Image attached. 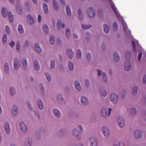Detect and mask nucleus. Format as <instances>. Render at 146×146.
<instances>
[{"instance_id":"nucleus-1","label":"nucleus","mask_w":146,"mask_h":146,"mask_svg":"<svg viewBox=\"0 0 146 146\" xmlns=\"http://www.w3.org/2000/svg\"><path fill=\"white\" fill-rule=\"evenodd\" d=\"M111 110V109L109 108L108 109V114L107 109L105 108H102V109L101 111V115L102 116L104 117H106L108 115L109 116Z\"/></svg>"},{"instance_id":"nucleus-2","label":"nucleus","mask_w":146,"mask_h":146,"mask_svg":"<svg viewBox=\"0 0 146 146\" xmlns=\"http://www.w3.org/2000/svg\"><path fill=\"white\" fill-rule=\"evenodd\" d=\"M118 96L117 94L115 93L111 94L110 96V100L113 103H116L118 101Z\"/></svg>"},{"instance_id":"nucleus-3","label":"nucleus","mask_w":146,"mask_h":146,"mask_svg":"<svg viewBox=\"0 0 146 146\" xmlns=\"http://www.w3.org/2000/svg\"><path fill=\"white\" fill-rule=\"evenodd\" d=\"M88 15L89 17L92 18L94 17L95 13L94 10L92 7H89L88 9Z\"/></svg>"},{"instance_id":"nucleus-4","label":"nucleus","mask_w":146,"mask_h":146,"mask_svg":"<svg viewBox=\"0 0 146 146\" xmlns=\"http://www.w3.org/2000/svg\"><path fill=\"white\" fill-rule=\"evenodd\" d=\"M19 125L21 131L23 133L26 132L27 130V127L24 123L21 122L20 123Z\"/></svg>"},{"instance_id":"nucleus-5","label":"nucleus","mask_w":146,"mask_h":146,"mask_svg":"<svg viewBox=\"0 0 146 146\" xmlns=\"http://www.w3.org/2000/svg\"><path fill=\"white\" fill-rule=\"evenodd\" d=\"M118 125L120 127H123L124 126V121L122 117L119 116L117 120Z\"/></svg>"},{"instance_id":"nucleus-6","label":"nucleus","mask_w":146,"mask_h":146,"mask_svg":"<svg viewBox=\"0 0 146 146\" xmlns=\"http://www.w3.org/2000/svg\"><path fill=\"white\" fill-rule=\"evenodd\" d=\"M90 146H97V141L94 137H91L89 139Z\"/></svg>"},{"instance_id":"nucleus-7","label":"nucleus","mask_w":146,"mask_h":146,"mask_svg":"<svg viewBox=\"0 0 146 146\" xmlns=\"http://www.w3.org/2000/svg\"><path fill=\"white\" fill-rule=\"evenodd\" d=\"M134 135L137 139H141L142 136L141 132L138 130L134 132Z\"/></svg>"},{"instance_id":"nucleus-8","label":"nucleus","mask_w":146,"mask_h":146,"mask_svg":"<svg viewBox=\"0 0 146 146\" xmlns=\"http://www.w3.org/2000/svg\"><path fill=\"white\" fill-rule=\"evenodd\" d=\"M102 131L105 136L108 138L109 136V131L108 129L106 127H104L102 128Z\"/></svg>"},{"instance_id":"nucleus-9","label":"nucleus","mask_w":146,"mask_h":146,"mask_svg":"<svg viewBox=\"0 0 146 146\" xmlns=\"http://www.w3.org/2000/svg\"><path fill=\"white\" fill-rule=\"evenodd\" d=\"M13 65L14 69L15 70H17L19 67V63L18 60L16 58L14 59Z\"/></svg>"},{"instance_id":"nucleus-10","label":"nucleus","mask_w":146,"mask_h":146,"mask_svg":"<svg viewBox=\"0 0 146 146\" xmlns=\"http://www.w3.org/2000/svg\"><path fill=\"white\" fill-rule=\"evenodd\" d=\"M18 109L17 106L15 105H13L12 108L11 110V112L12 114L13 115H16L18 113Z\"/></svg>"},{"instance_id":"nucleus-11","label":"nucleus","mask_w":146,"mask_h":146,"mask_svg":"<svg viewBox=\"0 0 146 146\" xmlns=\"http://www.w3.org/2000/svg\"><path fill=\"white\" fill-rule=\"evenodd\" d=\"M81 102L82 104L86 105L88 104V101L87 98L84 96H82L81 98Z\"/></svg>"},{"instance_id":"nucleus-12","label":"nucleus","mask_w":146,"mask_h":146,"mask_svg":"<svg viewBox=\"0 0 146 146\" xmlns=\"http://www.w3.org/2000/svg\"><path fill=\"white\" fill-rule=\"evenodd\" d=\"M27 21L29 24L32 25L34 23V19L30 15H28L27 16Z\"/></svg>"},{"instance_id":"nucleus-13","label":"nucleus","mask_w":146,"mask_h":146,"mask_svg":"<svg viewBox=\"0 0 146 146\" xmlns=\"http://www.w3.org/2000/svg\"><path fill=\"white\" fill-rule=\"evenodd\" d=\"M4 127L5 132L7 134L9 135L10 132V129L9 123H6L4 125Z\"/></svg>"},{"instance_id":"nucleus-14","label":"nucleus","mask_w":146,"mask_h":146,"mask_svg":"<svg viewBox=\"0 0 146 146\" xmlns=\"http://www.w3.org/2000/svg\"><path fill=\"white\" fill-rule=\"evenodd\" d=\"M57 29H59L62 28H64V25L62 23V21L61 20H58L57 23Z\"/></svg>"},{"instance_id":"nucleus-15","label":"nucleus","mask_w":146,"mask_h":146,"mask_svg":"<svg viewBox=\"0 0 146 146\" xmlns=\"http://www.w3.org/2000/svg\"><path fill=\"white\" fill-rule=\"evenodd\" d=\"M125 68L126 70L129 71L131 68V66L130 61H127L125 64Z\"/></svg>"},{"instance_id":"nucleus-16","label":"nucleus","mask_w":146,"mask_h":146,"mask_svg":"<svg viewBox=\"0 0 146 146\" xmlns=\"http://www.w3.org/2000/svg\"><path fill=\"white\" fill-rule=\"evenodd\" d=\"M38 106L39 109L42 110L44 108V106L41 100L38 99L37 101Z\"/></svg>"},{"instance_id":"nucleus-17","label":"nucleus","mask_w":146,"mask_h":146,"mask_svg":"<svg viewBox=\"0 0 146 146\" xmlns=\"http://www.w3.org/2000/svg\"><path fill=\"white\" fill-rule=\"evenodd\" d=\"M111 7L116 16L118 18H119L120 16L119 13L117 11V8L113 5H111Z\"/></svg>"},{"instance_id":"nucleus-18","label":"nucleus","mask_w":146,"mask_h":146,"mask_svg":"<svg viewBox=\"0 0 146 146\" xmlns=\"http://www.w3.org/2000/svg\"><path fill=\"white\" fill-rule=\"evenodd\" d=\"M53 112L54 115L57 117H59L60 116V114L59 111L56 108L54 109Z\"/></svg>"},{"instance_id":"nucleus-19","label":"nucleus","mask_w":146,"mask_h":146,"mask_svg":"<svg viewBox=\"0 0 146 146\" xmlns=\"http://www.w3.org/2000/svg\"><path fill=\"white\" fill-rule=\"evenodd\" d=\"M97 72L98 76H100L101 75H102V78L104 80H105L107 79L106 74L105 73L99 69L97 70Z\"/></svg>"},{"instance_id":"nucleus-20","label":"nucleus","mask_w":146,"mask_h":146,"mask_svg":"<svg viewBox=\"0 0 146 146\" xmlns=\"http://www.w3.org/2000/svg\"><path fill=\"white\" fill-rule=\"evenodd\" d=\"M74 86L76 89L78 91L81 90V87L79 82L78 81H76L74 82Z\"/></svg>"},{"instance_id":"nucleus-21","label":"nucleus","mask_w":146,"mask_h":146,"mask_svg":"<svg viewBox=\"0 0 146 146\" xmlns=\"http://www.w3.org/2000/svg\"><path fill=\"white\" fill-rule=\"evenodd\" d=\"M7 10L5 7H3L2 8L1 13L3 17H5L7 16Z\"/></svg>"},{"instance_id":"nucleus-22","label":"nucleus","mask_w":146,"mask_h":146,"mask_svg":"<svg viewBox=\"0 0 146 146\" xmlns=\"http://www.w3.org/2000/svg\"><path fill=\"white\" fill-rule=\"evenodd\" d=\"M34 48L35 50L38 53H40L41 52V49L38 44L36 43L35 45Z\"/></svg>"},{"instance_id":"nucleus-23","label":"nucleus","mask_w":146,"mask_h":146,"mask_svg":"<svg viewBox=\"0 0 146 146\" xmlns=\"http://www.w3.org/2000/svg\"><path fill=\"white\" fill-rule=\"evenodd\" d=\"M9 20L10 22L12 23L13 21V17L11 12H9L8 13Z\"/></svg>"},{"instance_id":"nucleus-24","label":"nucleus","mask_w":146,"mask_h":146,"mask_svg":"<svg viewBox=\"0 0 146 146\" xmlns=\"http://www.w3.org/2000/svg\"><path fill=\"white\" fill-rule=\"evenodd\" d=\"M113 57L114 60L116 61H118L119 59V56L117 53L115 52L113 54Z\"/></svg>"},{"instance_id":"nucleus-25","label":"nucleus","mask_w":146,"mask_h":146,"mask_svg":"<svg viewBox=\"0 0 146 146\" xmlns=\"http://www.w3.org/2000/svg\"><path fill=\"white\" fill-rule=\"evenodd\" d=\"M43 9L44 12L45 13H48V7L46 3H43Z\"/></svg>"},{"instance_id":"nucleus-26","label":"nucleus","mask_w":146,"mask_h":146,"mask_svg":"<svg viewBox=\"0 0 146 146\" xmlns=\"http://www.w3.org/2000/svg\"><path fill=\"white\" fill-rule=\"evenodd\" d=\"M50 43L52 44H54L55 42V39L54 37L52 35L50 36V38L49 40Z\"/></svg>"},{"instance_id":"nucleus-27","label":"nucleus","mask_w":146,"mask_h":146,"mask_svg":"<svg viewBox=\"0 0 146 146\" xmlns=\"http://www.w3.org/2000/svg\"><path fill=\"white\" fill-rule=\"evenodd\" d=\"M104 32L106 33H108L109 31V26L106 24L104 25Z\"/></svg>"},{"instance_id":"nucleus-28","label":"nucleus","mask_w":146,"mask_h":146,"mask_svg":"<svg viewBox=\"0 0 146 146\" xmlns=\"http://www.w3.org/2000/svg\"><path fill=\"white\" fill-rule=\"evenodd\" d=\"M66 10L67 15L69 16H70L71 15V13L69 5H67L66 6Z\"/></svg>"},{"instance_id":"nucleus-29","label":"nucleus","mask_w":146,"mask_h":146,"mask_svg":"<svg viewBox=\"0 0 146 146\" xmlns=\"http://www.w3.org/2000/svg\"><path fill=\"white\" fill-rule=\"evenodd\" d=\"M68 67L70 71H72L74 70V65L72 63L70 62H68Z\"/></svg>"},{"instance_id":"nucleus-30","label":"nucleus","mask_w":146,"mask_h":146,"mask_svg":"<svg viewBox=\"0 0 146 146\" xmlns=\"http://www.w3.org/2000/svg\"><path fill=\"white\" fill-rule=\"evenodd\" d=\"M82 29H86L90 28L92 26L90 25H85L84 24H82Z\"/></svg>"},{"instance_id":"nucleus-31","label":"nucleus","mask_w":146,"mask_h":146,"mask_svg":"<svg viewBox=\"0 0 146 146\" xmlns=\"http://www.w3.org/2000/svg\"><path fill=\"white\" fill-rule=\"evenodd\" d=\"M18 31L19 33L21 34H22L23 33V27L21 25H19L18 28Z\"/></svg>"},{"instance_id":"nucleus-32","label":"nucleus","mask_w":146,"mask_h":146,"mask_svg":"<svg viewBox=\"0 0 146 146\" xmlns=\"http://www.w3.org/2000/svg\"><path fill=\"white\" fill-rule=\"evenodd\" d=\"M55 0H53L52 1V5L55 9L57 10L58 8V4L56 3Z\"/></svg>"},{"instance_id":"nucleus-33","label":"nucleus","mask_w":146,"mask_h":146,"mask_svg":"<svg viewBox=\"0 0 146 146\" xmlns=\"http://www.w3.org/2000/svg\"><path fill=\"white\" fill-rule=\"evenodd\" d=\"M26 141L27 143H26V146H31V139L28 138L26 139Z\"/></svg>"},{"instance_id":"nucleus-34","label":"nucleus","mask_w":146,"mask_h":146,"mask_svg":"<svg viewBox=\"0 0 146 146\" xmlns=\"http://www.w3.org/2000/svg\"><path fill=\"white\" fill-rule=\"evenodd\" d=\"M34 64L35 69L36 70H38L39 68V67L38 64V62L36 60L35 61Z\"/></svg>"},{"instance_id":"nucleus-35","label":"nucleus","mask_w":146,"mask_h":146,"mask_svg":"<svg viewBox=\"0 0 146 146\" xmlns=\"http://www.w3.org/2000/svg\"><path fill=\"white\" fill-rule=\"evenodd\" d=\"M22 64L23 67H25L27 66V61L26 58H23L22 60Z\"/></svg>"},{"instance_id":"nucleus-36","label":"nucleus","mask_w":146,"mask_h":146,"mask_svg":"<svg viewBox=\"0 0 146 146\" xmlns=\"http://www.w3.org/2000/svg\"><path fill=\"white\" fill-rule=\"evenodd\" d=\"M7 40V36L5 34L3 35L2 36V41L4 43H5L6 42Z\"/></svg>"},{"instance_id":"nucleus-37","label":"nucleus","mask_w":146,"mask_h":146,"mask_svg":"<svg viewBox=\"0 0 146 146\" xmlns=\"http://www.w3.org/2000/svg\"><path fill=\"white\" fill-rule=\"evenodd\" d=\"M137 87H134L132 89V92L134 95H135L137 93Z\"/></svg>"},{"instance_id":"nucleus-38","label":"nucleus","mask_w":146,"mask_h":146,"mask_svg":"<svg viewBox=\"0 0 146 146\" xmlns=\"http://www.w3.org/2000/svg\"><path fill=\"white\" fill-rule=\"evenodd\" d=\"M130 111L131 114H134L136 112V110L135 108H132L130 109Z\"/></svg>"},{"instance_id":"nucleus-39","label":"nucleus","mask_w":146,"mask_h":146,"mask_svg":"<svg viewBox=\"0 0 146 146\" xmlns=\"http://www.w3.org/2000/svg\"><path fill=\"white\" fill-rule=\"evenodd\" d=\"M4 70L6 72L9 70V65L7 63H6L4 65Z\"/></svg>"},{"instance_id":"nucleus-40","label":"nucleus","mask_w":146,"mask_h":146,"mask_svg":"<svg viewBox=\"0 0 146 146\" xmlns=\"http://www.w3.org/2000/svg\"><path fill=\"white\" fill-rule=\"evenodd\" d=\"M43 29L44 32L47 33L48 31V29L47 26L46 25H44L43 26Z\"/></svg>"},{"instance_id":"nucleus-41","label":"nucleus","mask_w":146,"mask_h":146,"mask_svg":"<svg viewBox=\"0 0 146 146\" xmlns=\"http://www.w3.org/2000/svg\"><path fill=\"white\" fill-rule=\"evenodd\" d=\"M66 34L67 37H68L70 36V30L68 28L66 29Z\"/></svg>"},{"instance_id":"nucleus-42","label":"nucleus","mask_w":146,"mask_h":146,"mask_svg":"<svg viewBox=\"0 0 146 146\" xmlns=\"http://www.w3.org/2000/svg\"><path fill=\"white\" fill-rule=\"evenodd\" d=\"M67 53H68V55H70V57L71 58L73 56V52H72V51L71 49L69 50L68 51Z\"/></svg>"},{"instance_id":"nucleus-43","label":"nucleus","mask_w":146,"mask_h":146,"mask_svg":"<svg viewBox=\"0 0 146 146\" xmlns=\"http://www.w3.org/2000/svg\"><path fill=\"white\" fill-rule=\"evenodd\" d=\"M45 75L46 77L47 80L48 81H50L51 80V78L49 74L47 73H45Z\"/></svg>"},{"instance_id":"nucleus-44","label":"nucleus","mask_w":146,"mask_h":146,"mask_svg":"<svg viewBox=\"0 0 146 146\" xmlns=\"http://www.w3.org/2000/svg\"><path fill=\"white\" fill-rule=\"evenodd\" d=\"M81 55V52L80 49H78L77 51V56L78 58H80Z\"/></svg>"},{"instance_id":"nucleus-45","label":"nucleus","mask_w":146,"mask_h":146,"mask_svg":"<svg viewBox=\"0 0 146 146\" xmlns=\"http://www.w3.org/2000/svg\"><path fill=\"white\" fill-rule=\"evenodd\" d=\"M6 31L7 33L9 34H11V31L9 27L7 26L5 27Z\"/></svg>"},{"instance_id":"nucleus-46","label":"nucleus","mask_w":146,"mask_h":146,"mask_svg":"<svg viewBox=\"0 0 146 146\" xmlns=\"http://www.w3.org/2000/svg\"><path fill=\"white\" fill-rule=\"evenodd\" d=\"M50 66L51 68H53L55 66V62L54 60H52L51 62Z\"/></svg>"},{"instance_id":"nucleus-47","label":"nucleus","mask_w":146,"mask_h":146,"mask_svg":"<svg viewBox=\"0 0 146 146\" xmlns=\"http://www.w3.org/2000/svg\"><path fill=\"white\" fill-rule=\"evenodd\" d=\"M131 42L132 46L133 48V51H135V42L134 41H132Z\"/></svg>"},{"instance_id":"nucleus-48","label":"nucleus","mask_w":146,"mask_h":146,"mask_svg":"<svg viewBox=\"0 0 146 146\" xmlns=\"http://www.w3.org/2000/svg\"><path fill=\"white\" fill-rule=\"evenodd\" d=\"M142 55L141 52H139V53L138 56V60L139 61L141 60V58H142Z\"/></svg>"},{"instance_id":"nucleus-49","label":"nucleus","mask_w":146,"mask_h":146,"mask_svg":"<svg viewBox=\"0 0 146 146\" xmlns=\"http://www.w3.org/2000/svg\"><path fill=\"white\" fill-rule=\"evenodd\" d=\"M102 48L103 51H104L106 49V46L104 43H103L102 44Z\"/></svg>"},{"instance_id":"nucleus-50","label":"nucleus","mask_w":146,"mask_h":146,"mask_svg":"<svg viewBox=\"0 0 146 146\" xmlns=\"http://www.w3.org/2000/svg\"><path fill=\"white\" fill-rule=\"evenodd\" d=\"M16 49L17 50H20V43L19 42H17L16 43Z\"/></svg>"},{"instance_id":"nucleus-51","label":"nucleus","mask_w":146,"mask_h":146,"mask_svg":"<svg viewBox=\"0 0 146 146\" xmlns=\"http://www.w3.org/2000/svg\"><path fill=\"white\" fill-rule=\"evenodd\" d=\"M113 146H124L123 144L118 142L117 144H115Z\"/></svg>"},{"instance_id":"nucleus-52","label":"nucleus","mask_w":146,"mask_h":146,"mask_svg":"<svg viewBox=\"0 0 146 146\" xmlns=\"http://www.w3.org/2000/svg\"><path fill=\"white\" fill-rule=\"evenodd\" d=\"M142 81L143 83H145L146 82V75H144L142 78Z\"/></svg>"},{"instance_id":"nucleus-53","label":"nucleus","mask_w":146,"mask_h":146,"mask_svg":"<svg viewBox=\"0 0 146 146\" xmlns=\"http://www.w3.org/2000/svg\"><path fill=\"white\" fill-rule=\"evenodd\" d=\"M15 44V43L13 41H12L9 44V45L11 47H13L14 46Z\"/></svg>"},{"instance_id":"nucleus-54","label":"nucleus","mask_w":146,"mask_h":146,"mask_svg":"<svg viewBox=\"0 0 146 146\" xmlns=\"http://www.w3.org/2000/svg\"><path fill=\"white\" fill-rule=\"evenodd\" d=\"M41 17L40 16V15H38V21L39 23H40L41 21Z\"/></svg>"},{"instance_id":"nucleus-55","label":"nucleus","mask_w":146,"mask_h":146,"mask_svg":"<svg viewBox=\"0 0 146 146\" xmlns=\"http://www.w3.org/2000/svg\"><path fill=\"white\" fill-rule=\"evenodd\" d=\"M113 27L114 28H116L117 27V24L116 23H114L113 24Z\"/></svg>"},{"instance_id":"nucleus-56","label":"nucleus","mask_w":146,"mask_h":146,"mask_svg":"<svg viewBox=\"0 0 146 146\" xmlns=\"http://www.w3.org/2000/svg\"><path fill=\"white\" fill-rule=\"evenodd\" d=\"M25 44L26 47H27L29 46V42L27 40H26Z\"/></svg>"},{"instance_id":"nucleus-57","label":"nucleus","mask_w":146,"mask_h":146,"mask_svg":"<svg viewBox=\"0 0 146 146\" xmlns=\"http://www.w3.org/2000/svg\"><path fill=\"white\" fill-rule=\"evenodd\" d=\"M78 15L79 16L81 15L82 12L80 9H79L78 10Z\"/></svg>"},{"instance_id":"nucleus-58","label":"nucleus","mask_w":146,"mask_h":146,"mask_svg":"<svg viewBox=\"0 0 146 146\" xmlns=\"http://www.w3.org/2000/svg\"><path fill=\"white\" fill-rule=\"evenodd\" d=\"M35 114L38 119L40 118V115L38 113L36 112H35Z\"/></svg>"},{"instance_id":"nucleus-59","label":"nucleus","mask_w":146,"mask_h":146,"mask_svg":"<svg viewBox=\"0 0 146 146\" xmlns=\"http://www.w3.org/2000/svg\"><path fill=\"white\" fill-rule=\"evenodd\" d=\"M102 95L104 96L105 97L107 95V93L106 91H104L102 94Z\"/></svg>"},{"instance_id":"nucleus-60","label":"nucleus","mask_w":146,"mask_h":146,"mask_svg":"<svg viewBox=\"0 0 146 146\" xmlns=\"http://www.w3.org/2000/svg\"><path fill=\"white\" fill-rule=\"evenodd\" d=\"M33 2L35 4L37 3V0H32Z\"/></svg>"},{"instance_id":"nucleus-61","label":"nucleus","mask_w":146,"mask_h":146,"mask_svg":"<svg viewBox=\"0 0 146 146\" xmlns=\"http://www.w3.org/2000/svg\"><path fill=\"white\" fill-rule=\"evenodd\" d=\"M123 26L124 28L125 29V30H126L127 28V27L126 25V24H125V25L124 24H123Z\"/></svg>"},{"instance_id":"nucleus-62","label":"nucleus","mask_w":146,"mask_h":146,"mask_svg":"<svg viewBox=\"0 0 146 146\" xmlns=\"http://www.w3.org/2000/svg\"><path fill=\"white\" fill-rule=\"evenodd\" d=\"M90 55L89 54H88L87 55L86 58L87 59H88L90 58Z\"/></svg>"},{"instance_id":"nucleus-63","label":"nucleus","mask_w":146,"mask_h":146,"mask_svg":"<svg viewBox=\"0 0 146 146\" xmlns=\"http://www.w3.org/2000/svg\"><path fill=\"white\" fill-rule=\"evenodd\" d=\"M74 37L76 38H78V36L75 34H74Z\"/></svg>"},{"instance_id":"nucleus-64","label":"nucleus","mask_w":146,"mask_h":146,"mask_svg":"<svg viewBox=\"0 0 146 146\" xmlns=\"http://www.w3.org/2000/svg\"><path fill=\"white\" fill-rule=\"evenodd\" d=\"M76 146H83L81 144H79L77 145Z\"/></svg>"}]
</instances>
